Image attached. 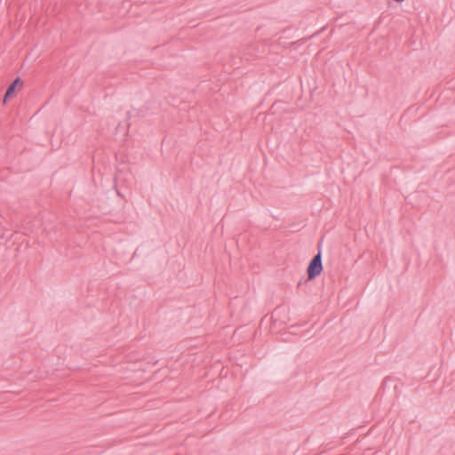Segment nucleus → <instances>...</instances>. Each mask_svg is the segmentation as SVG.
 Listing matches in <instances>:
<instances>
[{
    "label": "nucleus",
    "instance_id": "f257e3e1",
    "mask_svg": "<svg viewBox=\"0 0 455 455\" xmlns=\"http://www.w3.org/2000/svg\"><path fill=\"white\" fill-rule=\"evenodd\" d=\"M323 271V264H322V252L321 250H318V252L310 260L307 268V279L313 280L316 276L320 275Z\"/></svg>",
    "mask_w": 455,
    "mask_h": 455
},
{
    "label": "nucleus",
    "instance_id": "f03ea898",
    "mask_svg": "<svg viewBox=\"0 0 455 455\" xmlns=\"http://www.w3.org/2000/svg\"><path fill=\"white\" fill-rule=\"evenodd\" d=\"M23 84L22 83V80L20 79V77H16L13 82L8 86L5 93H4V102H6L9 99L12 98L15 94V92H16V88L17 86L19 85L20 87H21Z\"/></svg>",
    "mask_w": 455,
    "mask_h": 455
}]
</instances>
